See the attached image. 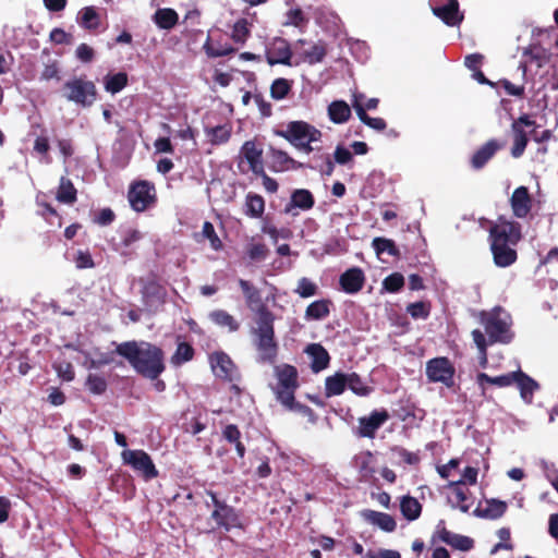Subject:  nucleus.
I'll list each match as a JSON object with an SVG mask.
<instances>
[{
  "mask_svg": "<svg viewBox=\"0 0 558 558\" xmlns=\"http://www.w3.org/2000/svg\"><path fill=\"white\" fill-rule=\"evenodd\" d=\"M116 352L125 357L138 374L149 379H157L165 371L161 349L149 342H123L118 344Z\"/></svg>",
  "mask_w": 558,
  "mask_h": 558,
  "instance_id": "f257e3e1",
  "label": "nucleus"
},
{
  "mask_svg": "<svg viewBox=\"0 0 558 558\" xmlns=\"http://www.w3.org/2000/svg\"><path fill=\"white\" fill-rule=\"evenodd\" d=\"M490 250L494 262L498 267H508L517 259L512 248L521 239L520 225L505 218H499L490 228Z\"/></svg>",
  "mask_w": 558,
  "mask_h": 558,
  "instance_id": "f03ea898",
  "label": "nucleus"
},
{
  "mask_svg": "<svg viewBox=\"0 0 558 558\" xmlns=\"http://www.w3.org/2000/svg\"><path fill=\"white\" fill-rule=\"evenodd\" d=\"M296 149L310 154L315 149L314 143L320 142L322 132L304 121H291L284 129L275 132Z\"/></svg>",
  "mask_w": 558,
  "mask_h": 558,
  "instance_id": "7ed1b4c3",
  "label": "nucleus"
},
{
  "mask_svg": "<svg viewBox=\"0 0 558 558\" xmlns=\"http://www.w3.org/2000/svg\"><path fill=\"white\" fill-rule=\"evenodd\" d=\"M480 320L484 326L492 343H508L511 341V318L510 315L502 308L495 307L490 312H482L480 315Z\"/></svg>",
  "mask_w": 558,
  "mask_h": 558,
  "instance_id": "20e7f679",
  "label": "nucleus"
},
{
  "mask_svg": "<svg viewBox=\"0 0 558 558\" xmlns=\"http://www.w3.org/2000/svg\"><path fill=\"white\" fill-rule=\"evenodd\" d=\"M274 375L277 379V385L274 388L277 399L286 408H293V398L298 384V371L290 364L276 365Z\"/></svg>",
  "mask_w": 558,
  "mask_h": 558,
  "instance_id": "39448f33",
  "label": "nucleus"
},
{
  "mask_svg": "<svg viewBox=\"0 0 558 558\" xmlns=\"http://www.w3.org/2000/svg\"><path fill=\"white\" fill-rule=\"evenodd\" d=\"M328 52L327 43L319 39L316 41L298 39L294 43V66L301 64L314 65L322 62Z\"/></svg>",
  "mask_w": 558,
  "mask_h": 558,
  "instance_id": "423d86ee",
  "label": "nucleus"
},
{
  "mask_svg": "<svg viewBox=\"0 0 558 558\" xmlns=\"http://www.w3.org/2000/svg\"><path fill=\"white\" fill-rule=\"evenodd\" d=\"M64 96L78 106L90 107L96 101L97 90L93 82L74 78L64 84Z\"/></svg>",
  "mask_w": 558,
  "mask_h": 558,
  "instance_id": "0eeeda50",
  "label": "nucleus"
},
{
  "mask_svg": "<svg viewBox=\"0 0 558 558\" xmlns=\"http://www.w3.org/2000/svg\"><path fill=\"white\" fill-rule=\"evenodd\" d=\"M208 495L214 506L211 519L216 522L218 527H221L227 532L232 529H241L242 522L235 509L219 500L214 492H208Z\"/></svg>",
  "mask_w": 558,
  "mask_h": 558,
  "instance_id": "6e6552de",
  "label": "nucleus"
},
{
  "mask_svg": "<svg viewBox=\"0 0 558 558\" xmlns=\"http://www.w3.org/2000/svg\"><path fill=\"white\" fill-rule=\"evenodd\" d=\"M550 65L551 68L558 66V61L539 44H531L522 54L519 70H527L529 68H544Z\"/></svg>",
  "mask_w": 558,
  "mask_h": 558,
  "instance_id": "1a4fd4ad",
  "label": "nucleus"
},
{
  "mask_svg": "<svg viewBox=\"0 0 558 558\" xmlns=\"http://www.w3.org/2000/svg\"><path fill=\"white\" fill-rule=\"evenodd\" d=\"M121 458L124 464L130 465L146 480L155 478L158 475V471L151 458L144 450L125 449L122 451Z\"/></svg>",
  "mask_w": 558,
  "mask_h": 558,
  "instance_id": "9d476101",
  "label": "nucleus"
},
{
  "mask_svg": "<svg viewBox=\"0 0 558 558\" xmlns=\"http://www.w3.org/2000/svg\"><path fill=\"white\" fill-rule=\"evenodd\" d=\"M128 198L135 211H144L156 201L155 186L148 181L136 182L131 185Z\"/></svg>",
  "mask_w": 558,
  "mask_h": 558,
  "instance_id": "9b49d317",
  "label": "nucleus"
},
{
  "mask_svg": "<svg viewBox=\"0 0 558 558\" xmlns=\"http://www.w3.org/2000/svg\"><path fill=\"white\" fill-rule=\"evenodd\" d=\"M294 44L291 46L289 41L282 37H276L266 48V59L270 65L283 64L294 66Z\"/></svg>",
  "mask_w": 558,
  "mask_h": 558,
  "instance_id": "f8f14e48",
  "label": "nucleus"
},
{
  "mask_svg": "<svg viewBox=\"0 0 558 558\" xmlns=\"http://www.w3.org/2000/svg\"><path fill=\"white\" fill-rule=\"evenodd\" d=\"M426 375L432 383H441L451 387L453 385L454 367L447 357H435L427 362Z\"/></svg>",
  "mask_w": 558,
  "mask_h": 558,
  "instance_id": "ddd939ff",
  "label": "nucleus"
},
{
  "mask_svg": "<svg viewBox=\"0 0 558 558\" xmlns=\"http://www.w3.org/2000/svg\"><path fill=\"white\" fill-rule=\"evenodd\" d=\"M432 12L447 26H459L464 14L460 11L458 0H439V2L432 3Z\"/></svg>",
  "mask_w": 558,
  "mask_h": 558,
  "instance_id": "4468645a",
  "label": "nucleus"
},
{
  "mask_svg": "<svg viewBox=\"0 0 558 558\" xmlns=\"http://www.w3.org/2000/svg\"><path fill=\"white\" fill-rule=\"evenodd\" d=\"M275 315L266 307L265 304L255 312L254 324L251 328V336L253 338H268L275 337Z\"/></svg>",
  "mask_w": 558,
  "mask_h": 558,
  "instance_id": "2eb2a0df",
  "label": "nucleus"
},
{
  "mask_svg": "<svg viewBox=\"0 0 558 558\" xmlns=\"http://www.w3.org/2000/svg\"><path fill=\"white\" fill-rule=\"evenodd\" d=\"M210 366L216 377L232 381L239 377L238 368L228 354L217 351L209 356Z\"/></svg>",
  "mask_w": 558,
  "mask_h": 558,
  "instance_id": "dca6fc26",
  "label": "nucleus"
},
{
  "mask_svg": "<svg viewBox=\"0 0 558 558\" xmlns=\"http://www.w3.org/2000/svg\"><path fill=\"white\" fill-rule=\"evenodd\" d=\"M535 121L531 120L529 116L523 114L512 123L513 132V147L511 155L514 158H519L525 150L527 145V134L524 128H534Z\"/></svg>",
  "mask_w": 558,
  "mask_h": 558,
  "instance_id": "f3484780",
  "label": "nucleus"
},
{
  "mask_svg": "<svg viewBox=\"0 0 558 558\" xmlns=\"http://www.w3.org/2000/svg\"><path fill=\"white\" fill-rule=\"evenodd\" d=\"M447 487L450 489L448 501L451 507L468 512L473 505V496L468 486L450 481Z\"/></svg>",
  "mask_w": 558,
  "mask_h": 558,
  "instance_id": "a211bd4d",
  "label": "nucleus"
},
{
  "mask_svg": "<svg viewBox=\"0 0 558 558\" xmlns=\"http://www.w3.org/2000/svg\"><path fill=\"white\" fill-rule=\"evenodd\" d=\"M389 418L386 410L373 411L368 416L359 418V436L373 438L377 429Z\"/></svg>",
  "mask_w": 558,
  "mask_h": 558,
  "instance_id": "6ab92c4d",
  "label": "nucleus"
},
{
  "mask_svg": "<svg viewBox=\"0 0 558 558\" xmlns=\"http://www.w3.org/2000/svg\"><path fill=\"white\" fill-rule=\"evenodd\" d=\"M436 535L441 542L458 550L468 551L472 549L474 545V542L471 537L448 531L444 521H439L437 524Z\"/></svg>",
  "mask_w": 558,
  "mask_h": 558,
  "instance_id": "aec40b11",
  "label": "nucleus"
},
{
  "mask_svg": "<svg viewBox=\"0 0 558 558\" xmlns=\"http://www.w3.org/2000/svg\"><path fill=\"white\" fill-rule=\"evenodd\" d=\"M364 282V272L359 267L349 268L339 278L341 289L348 294H355L361 291Z\"/></svg>",
  "mask_w": 558,
  "mask_h": 558,
  "instance_id": "412c9836",
  "label": "nucleus"
},
{
  "mask_svg": "<svg viewBox=\"0 0 558 558\" xmlns=\"http://www.w3.org/2000/svg\"><path fill=\"white\" fill-rule=\"evenodd\" d=\"M257 351V360L262 363H275L278 355V343L275 337L253 338Z\"/></svg>",
  "mask_w": 558,
  "mask_h": 558,
  "instance_id": "4be33fe9",
  "label": "nucleus"
},
{
  "mask_svg": "<svg viewBox=\"0 0 558 558\" xmlns=\"http://www.w3.org/2000/svg\"><path fill=\"white\" fill-rule=\"evenodd\" d=\"M511 209L518 218H524L531 210L532 199L525 186L517 187L510 198Z\"/></svg>",
  "mask_w": 558,
  "mask_h": 558,
  "instance_id": "5701e85b",
  "label": "nucleus"
},
{
  "mask_svg": "<svg viewBox=\"0 0 558 558\" xmlns=\"http://www.w3.org/2000/svg\"><path fill=\"white\" fill-rule=\"evenodd\" d=\"M363 94L354 93L352 96V107L354 108L361 122L374 129L376 131H384L387 126L386 122L381 118H372L365 112V108L362 104Z\"/></svg>",
  "mask_w": 558,
  "mask_h": 558,
  "instance_id": "b1692460",
  "label": "nucleus"
},
{
  "mask_svg": "<svg viewBox=\"0 0 558 558\" xmlns=\"http://www.w3.org/2000/svg\"><path fill=\"white\" fill-rule=\"evenodd\" d=\"M315 204L313 194L306 189H298L292 192L290 202L287 204L284 211L287 214H292L294 208H299L301 210H310L313 208Z\"/></svg>",
  "mask_w": 558,
  "mask_h": 558,
  "instance_id": "393cba45",
  "label": "nucleus"
},
{
  "mask_svg": "<svg viewBox=\"0 0 558 558\" xmlns=\"http://www.w3.org/2000/svg\"><path fill=\"white\" fill-rule=\"evenodd\" d=\"M305 353L311 359V368L314 373L325 369L329 364V354L319 343H312L306 347Z\"/></svg>",
  "mask_w": 558,
  "mask_h": 558,
  "instance_id": "a878e982",
  "label": "nucleus"
},
{
  "mask_svg": "<svg viewBox=\"0 0 558 558\" xmlns=\"http://www.w3.org/2000/svg\"><path fill=\"white\" fill-rule=\"evenodd\" d=\"M353 466L359 471L362 480L368 481L376 472V461L372 452L362 451L353 459Z\"/></svg>",
  "mask_w": 558,
  "mask_h": 558,
  "instance_id": "bb28decb",
  "label": "nucleus"
},
{
  "mask_svg": "<svg viewBox=\"0 0 558 558\" xmlns=\"http://www.w3.org/2000/svg\"><path fill=\"white\" fill-rule=\"evenodd\" d=\"M84 355L83 365L87 369H97L111 364L114 360V352H101L99 349L92 351H81Z\"/></svg>",
  "mask_w": 558,
  "mask_h": 558,
  "instance_id": "cd10ccee",
  "label": "nucleus"
},
{
  "mask_svg": "<svg viewBox=\"0 0 558 558\" xmlns=\"http://www.w3.org/2000/svg\"><path fill=\"white\" fill-rule=\"evenodd\" d=\"M362 517L364 520H366L368 523H371L374 526H377L378 529L383 530L384 532H392L396 530L397 523L395 519L385 512H379L375 510H364L362 512Z\"/></svg>",
  "mask_w": 558,
  "mask_h": 558,
  "instance_id": "c85d7f7f",
  "label": "nucleus"
},
{
  "mask_svg": "<svg viewBox=\"0 0 558 558\" xmlns=\"http://www.w3.org/2000/svg\"><path fill=\"white\" fill-rule=\"evenodd\" d=\"M514 383L520 390L522 400L527 404L532 403L533 395L539 387L538 384L521 371L515 372Z\"/></svg>",
  "mask_w": 558,
  "mask_h": 558,
  "instance_id": "c756f323",
  "label": "nucleus"
},
{
  "mask_svg": "<svg viewBox=\"0 0 558 558\" xmlns=\"http://www.w3.org/2000/svg\"><path fill=\"white\" fill-rule=\"evenodd\" d=\"M242 154L250 163V168L254 173H263L264 163L262 159V149H259L254 142H245L242 146Z\"/></svg>",
  "mask_w": 558,
  "mask_h": 558,
  "instance_id": "7c9ffc66",
  "label": "nucleus"
},
{
  "mask_svg": "<svg viewBox=\"0 0 558 558\" xmlns=\"http://www.w3.org/2000/svg\"><path fill=\"white\" fill-rule=\"evenodd\" d=\"M270 161L272 170L283 172L298 169L300 165L281 149L270 148Z\"/></svg>",
  "mask_w": 558,
  "mask_h": 558,
  "instance_id": "2f4dec72",
  "label": "nucleus"
},
{
  "mask_svg": "<svg viewBox=\"0 0 558 558\" xmlns=\"http://www.w3.org/2000/svg\"><path fill=\"white\" fill-rule=\"evenodd\" d=\"M329 120L335 124H343L351 118V108L343 100H335L327 108Z\"/></svg>",
  "mask_w": 558,
  "mask_h": 558,
  "instance_id": "473e14b6",
  "label": "nucleus"
},
{
  "mask_svg": "<svg viewBox=\"0 0 558 558\" xmlns=\"http://www.w3.org/2000/svg\"><path fill=\"white\" fill-rule=\"evenodd\" d=\"M507 507L506 501L492 498L485 501V506L483 508H477L475 513L478 517L495 520L504 515Z\"/></svg>",
  "mask_w": 558,
  "mask_h": 558,
  "instance_id": "72a5a7b5",
  "label": "nucleus"
},
{
  "mask_svg": "<svg viewBox=\"0 0 558 558\" xmlns=\"http://www.w3.org/2000/svg\"><path fill=\"white\" fill-rule=\"evenodd\" d=\"M208 317L215 325L227 328L229 332H235L240 328V323L223 310H215L208 314Z\"/></svg>",
  "mask_w": 558,
  "mask_h": 558,
  "instance_id": "f704fd0d",
  "label": "nucleus"
},
{
  "mask_svg": "<svg viewBox=\"0 0 558 558\" xmlns=\"http://www.w3.org/2000/svg\"><path fill=\"white\" fill-rule=\"evenodd\" d=\"M347 373H336L325 380V395L333 397L341 395L347 389Z\"/></svg>",
  "mask_w": 558,
  "mask_h": 558,
  "instance_id": "c9c22d12",
  "label": "nucleus"
},
{
  "mask_svg": "<svg viewBox=\"0 0 558 558\" xmlns=\"http://www.w3.org/2000/svg\"><path fill=\"white\" fill-rule=\"evenodd\" d=\"M499 145L492 140L482 146L472 157V166L475 169L482 168L498 150Z\"/></svg>",
  "mask_w": 558,
  "mask_h": 558,
  "instance_id": "e433bc0d",
  "label": "nucleus"
},
{
  "mask_svg": "<svg viewBox=\"0 0 558 558\" xmlns=\"http://www.w3.org/2000/svg\"><path fill=\"white\" fill-rule=\"evenodd\" d=\"M179 15L173 9H158L154 14V22L162 29H171L178 23Z\"/></svg>",
  "mask_w": 558,
  "mask_h": 558,
  "instance_id": "4c0bfd02",
  "label": "nucleus"
},
{
  "mask_svg": "<svg viewBox=\"0 0 558 558\" xmlns=\"http://www.w3.org/2000/svg\"><path fill=\"white\" fill-rule=\"evenodd\" d=\"M239 286L245 296L247 306L255 313L263 304L259 291L244 279L239 280Z\"/></svg>",
  "mask_w": 558,
  "mask_h": 558,
  "instance_id": "58836bf2",
  "label": "nucleus"
},
{
  "mask_svg": "<svg viewBox=\"0 0 558 558\" xmlns=\"http://www.w3.org/2000/svg\"><path fill=\"white\" fill-rule=\"evenodd\" d=\"M330 302L327 300H318L312 302L305 311L306 320H319L329 315Z\"/></svg>",
  "mask_w": 558,
  "mask_h": 558,
  "instance_id": "ea45409f",
  "label": "nucleus"
},
{
  "mask_svg": "<svg viewBox=\"0 0 558 558\" xmlns=\"http://www.w3.org/2000/svg\"><path fill=\"white\" fill-rule=\"evenodd\" d=\"M205 134L213 145H221L229 141L231 136V126L228 124L206 128Z\"/></svg>",
  "mask_w": 558,
  "mask_h": 558,
  "instance_id": "a19ab883",
  "label": "nucleus"
},
{
  "mask_svg": "<svg viewBox=\"0 0 558 558\" xmlns=\"http://www.w3.org/2000/svg\"><path fill=\"white\" fill-rule=\"evenodd\" d=\"M264 210V198L258 194L248 193L245 198V215L252 218H259Z\"/></svg>",
  "mask_w": 558,
  "mask_h": 558,
  "instance_id": "79ce46f5",
  "label": "nucleus"
},
{
  "mask_svg": "<svg viewBox=\"0 0 558 558\" xmlns=\"http://www.w3.org/2000/svg\"><path fill=\"white\" fill-rule=\"evenodd\" d=\"M400 509L404 518L412 521L420 517L422 506L414 497L404 496L400 502Z\"/></svg>",
  "mask_w": 558,
  "mask_h": 558,
  "instance_id": "37998d69",
  "label": "nucleus"
},
{
  "mask_svg": "<svg viewBox=\"0 0 558 558\" xmlns=\"http://www.w3.org/2000/svg\"><path fill=\"white\" fill-rule=\"evenodd\" d=\"M128 83L125 72H117L116 74H108L105 78V88L111 94H117L124 88Z\"/></svg>",
  "mask_w": 558,
  "mask_h": 558,
  "instance_id": "c03bdc74",
  "label": "nucleus"
},
{
  "mask_svg": "<svg viewBox=\"0 0 558 558\" xmlns=\"http://www.w3.org/2000/svg\"><path fill=\"white\" fill-rule=\"evenodd\" d=\"M251 35V24L246 19H240L238 20L233 27L231 33V38L236 44H244L247 38Z\"/></svg>",
  "mask_w": 558,
  "mask_h": 558,
  "instance_id": "a18cd8bd",
  "label": "nucleus"
},
{
  "mask_svg": "<svg viewBox=\"0 0 558 558\" xmlns=\"http://www.w3.org/2000/svg\"><path fill=\"white\" fill-rule=\"evenodd\" d=\"M76 198V190L74 189L72 182L62 177L60 180V185L57 193V199L61 203H73Z\"/></svg>",
  "mask_w": 558,
  "mask_h": 558,
  "instance_id": "49530a36",
  "label": "nucleus"
},
{
  "mask_svg": "<svg viewBox=\"0 0 558 558\" xmlns=\"http://www.w3.org/2000/svg\"><path fill=\"white\" fill-rule=\"evenodd\" d=\"M347 385L348 389L361 397L367 396L372 390L355 373H347Z\"/></svg>",
  "mask_w": 558,
  "mask_h": 558,
  "instance_id": "de8ad7c7",
  "label": "nucleus"
},
{
  "mask_svg": "<svg viewBox=\"0 0 558 558\" xmlns=\"http://www.w3.org/2000/svg\"><path fill=\"white\" fill-rule=\"evenodd\" d=\"M308 24V19L300 8L291 9L286 14L284 26H294L303 31Z\"/></svg>",
  "mask_w": 558,
  "mask_h": 558,
  "instance_id": "09e8293b",
  "label": "nucleus"
},
{
  "mask_svg": "<svg viewBox=\"0 0 558 558\" xmlns=\"http://www.w3.org/2000/svg\"><path fill=\"white\" fill-rule=\"evenodd\" d=\"M99 15L94 7H85L81 11L80 24L86 29H96L99 26Z\"/></svg>",
  "mask_w": 558,
  "mask_h": 558,
  "instance_id": "8fccbe9b",
  "label": "nucleus"
},
{
  "mask_svg": "<svg viewBox=\"0 0 558 558\" xmlns=\"http://www.w3.org/2000/svg\"><path fill=\"white\" fill-rule=\"evenodd\" d=\"M193 355V348L186 342H181L178 344L175 352L171 356V363L175 366H179L192 360Z\"/></svg>",
  "mask_w": 558,
  "mask_h": 558,
  "instance_id": "3c124183",
  "label": "nucleus"
},
{
  "mask_svg": "<svg viewBox=\"0 0 558 558\" xmlns=\"http://www.w3.org/2000/svg\"><path fill=\"white\" fill-rule=\"evenodd\" d=\"M204 49L209 57H223L233 53L235 50L230 46H218L210 37L204 44Z\"/></svg>",
  "mask_w": 558,
  "mask_h": 558,
  "instance_id": "603ef678",
  "label": "nucleus"
},
{
  "mask_svg": "<svg viewBox=\"0 0 558 558\" xmlns=\"http://www.w3.org/2000/svg\"><path fill=\"white\" fill-rule=\"evenodd\" d=\"M372 245H373L374 250L376 251V253L378 255L387 253V254H389L391 256H396L399 253L398 248L395 245V242L392 240H389V239L375 238L373 240Z\"/></svg>",
  "mask_w": 558,
  "mask_h": 558,
  "instance_id": "864d4df0",
  "label": "nucleus"
},
{
  "mask_svg": "<svg viewBox=\"0 0 558 558\" xmlns=\"http://www.w3.org/2000/svg\"><path fill=\"white\" fill-rule=\"evenodd\" d=\"M202 235L209 240L210 247L214 251H220L222 248V242L217 235L214 225L209 221H205L202 228Z\"/></svg>",
  "mask_w": 558,
  "mask_h": 558,
  "instance_id": "5fc2aeb1",
  "label": "nucleus"
},
{
  "mask_svg": "<svg viewBox=\"0 0 558 558\" xmlns=\"http://www.w3.org/2000/svg\"><path fill=\"white\" fill-rule=\"evenodd\" d=\"M404 284V278L401 274L395 272L386 277L383 287L388 292H398Z\"/></svg>",
  "mask_w": 558,
  "mask_h": 558,
  "instance_id": "6e6d98bb",
  "label": "nucleus"
},
{
  "mask_svg": "<svg viewBox=\"0 0 558 558\" xmlns=\"http://www.w3.org/2000/svg\"><path fill=\"white\" fill-rule=\"evenodd\" d=\"M268 248L262 242H252L247 246V255L252 260H263L267 257Z\"/></svg>",
  "mask_w": 558,
  "mask_h": 558,
  "instance_id": "4d7b16f0",
  "label": "nucleus"
},
{
  "mask_svg": "<svg viewBox=\"0 0 558 558\" xmlns=\"http://www.w3.org/2000/svg\"><path fill=\"white\" fill-rule=\"evenodd\" d=\"M53 368L62 380L72 381L74 379V369L70 362L57 361L53 363Z\"/></svg>",
  "mask_w": 558,
  "mask_h": 558,
  "instance_id": "13d9d810",
  "label": "nucleus"
},
{
  "mask_svg": "<svg viewBox=\"0 0 558 558\" xmlns=\"http://www.w3.org/2000/svg\"><path fill=\"white\" fill-rule=\"evenodd\" d=\"M472 338L480 351L481 364L483 366H485L487 363V351H486L487 350V341L485 339V336L483 335V332L481 330L475 329L472 331Z\"/></svg>",
  "mask_w": 558,
  "mask_h": 558,
  "instance_id": "bf43d9fd",
  "label": "nucleus"
},
{
  "mask_svg": "<svg viewBox=\"0 0 558 558\" xmlns=\"http://www.w3.org/2000/svg\"><path fill=\"white\" fill-rule=\"evenodd\" d=\"M295 292L301 298H310L316 294L317 286L308 278L303 277L299 280Z\"/></svg>",
  "mask_w": 558,
  "mask_h": 558,
  "instance_id": "052dcab7",
  "label": "nucleus"
},
{
  "mask_svg": "<svg viewBox=\"0 0 558 558\" xmlns=\"http://www.w3.org/2000/svg\"><path fill=\"white\" fill-rule=\"evenodd\" d=\"M86 386L90 392L95 395H100L105 392L107 388V383L101 376L89 374L86 379Z\"/></svg>",
  "mask_w": 558,
  "mask_h": 558,
  "instance_id": "680f3d73",
  "label": "nucleus"
},
{
  "mask_svg": "<svg viewBox=\"0 0 558 558\" xmlns=\"http://www.w3.org/2000/svg\"><path fill=\"white\" fill-rule=\"evenodd\" d=\"M407 312L415 319H425L429 315V306L425 302H415L408 305Z\"/></svg>",
  "mask_w": 558,
  "mask_h": 558,
  "instance_id": "e2e57ef3",
  "label": "nucleus"
},
{
  "mask_svg": "<svg viewBox=\"0 0 558 558\" xmlns=\"http://www.w3.org/2000/svg\"><path fill=\"white\" fill-rule=\"evenodd\" d=\"M291 88L290 83L284 78L276 80L270 88L271 96L276 99H283Z\"/></svg>",
  "mask_w": 558,
  "mask_h": 558,
  "instance_id": "0e129e2a",
  "label": "nucleus"
},
{
  "mask_svg": "<svg viewBox=\"0 0 558 558\" xmlns=\"http://www.w3.org/2000/svg\"><path fill=\"white\" fill-rule=\"evenodd\" d=\"M74 263L78 269L93 268L95 266L90 253L82 250L76 252Z\"/></svg>",
  "mask_w": 558,
  "mask_h": 558,
  "instance_id": "69168bd1",
  "label": "nucleus"
},
{
  "mask_svg": "<svg viewBox=\"0 0 558 558\" xmlns=\"http://www.w3.org/2000/svg\"><path fill=\"white\" fill-rule=\"evenodd\" d=\"M477 475H478V470L476 468L466 466L463 470V473H462L461 477L458 481H454V482L456 483H461V484H463L465 486H468V485H475L476 482H477Z\"/></svg>",
  "mask_w": 558,
  "mask_h": 558,
  "instance_id": "338daca9",
  "label": "nucleus"
},
{
  "mask_svg": "<svg viewBox=\"0 0 558 558\" xmlns=\"http://www.w3.org/2000/svg\"><path fill=\"white\" fill-rule=\"evenodd\" d=\"M365 558H401V555L399 551L392 549H378L368 550L365 554Z\"/></svg>",
  "mask_w": 558,
  "mask_h": 558,
  "instance_id": "774afa93",
  "label": "nucleus"
}]
</instances>
